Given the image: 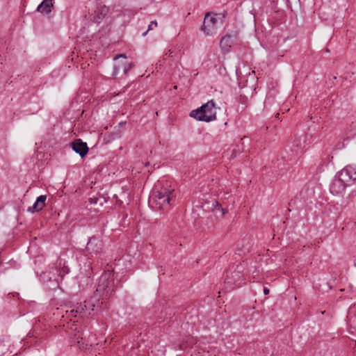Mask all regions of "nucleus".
<instances>
[{
	"mask_svg": "<svg viewBox=\"0 0 356 356\" xmlns=\"http://www.w3.org/2000/svg\"><path fill=\"white\" fill-rule=\"evenodd\" d=\"M218 207H219L218 201L212 197H209V199H204L202 203V209L208 212L217 209Z\"/></svg>",
	"mask_w": 356,
	"mask_h": 356,
	"instance_id": "nucleus-12",
	"label": "nucleus"
},
{
	"mask_svg": "<svg viewBox=\"0 0 356 356\" xmlns=\"http://www.w3.org/2000/svg\"><path fill=\"white\" fill-rule=\"evenodd\" d=\"M119 58H126L127 57H126L125 54H120V55L117 56L116 57H115V60H117Z\"/></svg>",
	"mask_w": 356,
	"mask_h": 356,
	"instance_id": "nucleus-24",
	"label": "nucleus"
},
{
	"mask_svg": "<svg viewBox=\"0 0 356 356\" xmlns=\"http://www.w3.org/2000/svg\"><path fill=\"white\" fill-rule=\"evenodd\" d=\"M54 0H43L38 6L37 11L49 15L51 12V8L54 6Z\"/></svg>",
	"mask_w": 356,
	"mask_h": 356,
	"instance_id": "nucleus-13",
	"label": "nucleus"
},
{
	"mask_svg": "<svg viewBox=\"0 0 356 356\" xmlns=\"http://www.w3.org/2000/svg\"><path fill=\"white\" fill-rule=\"evenodd\" d=\"M42 209L40 207V205L35 202L32 207L28 208L27 211L31 213L38 212L41 211Z\"/></svg>",
	"mask_w": 356,
	"mask_h": 356,
	"instance_id": "nucleus-18",
	"label": "nucleus"
},
{
	"mask_svg": "<svg viewBox=\"0 0 356 356\" xmlns=\"http://www.w3.org/2000/svg\"><path fill=\"white\" fill-rule=\"evenodd\" d=\"M220 23V19L217 15L207 14L202 26V31L207 35H213L217 33Z\"/></svg>",
	"mask_w": 356,
	"mask_h": 356,
	"instance_id": "nucleus-7",
	"label": "nucleus"
},
{
	"mask_svg": "<svg viewBox=\"0 0 356 356\" xmlns=\"http://www.w3.org/2000/svg\"><path fill=\"white\" fill-rule=\"evenodd\" d=\"M113 199L115 200L116 204L118 206H121L122 204V201L118 198L117 195H114Z\"/></svg>",
	"mask_w": 356,
	"mask_h": 356,
	"instance_id": "nucleus-21",
	"label": "nucleus"
},
{
	"mask_svg": "<svg viewBox=\"0 0 356 356\" xmlns=\"http://www.w3.org/2000/svg\"><path fill=\"white\" fill-rule=\"evenodd\" d=\"M346 321L349 332L356 333V303L350 307Z\"/></svg>",
	"mask_w": 356,
	"mask_h": 356,
	"instance_id": "nucleus-10",
	"label": "nucleus"
},
{
	"mask_svg": "<svg viewBox=\"0 0 356 356\" xmlns=\"http://www.w3.org/2000/svg\"><path fill=\"white\" fill-rule=\"evenodd\" d=\"M234 42V36L227 34L222 37L220 40V45L223 51H227Z\"/></svg>",
	"mask_w": 356,
	"mask_h": 356,
	"instance_id": "nucleus-14",
	"label": "nucleus"
},
{
	"mask_svg": "<svg viewBox=\"0 0 356 356\" xmlns=\"http://www.w3.org/2000/svg\"><path fill=\"white\" fill-rule=\"evenodd\" d=\"M87 253L92 257L99 256L104 252V243L99 236H92L89 238L86 247Z\"/></svg>",
	"mask_w": 356,
	"mask_h": 356,
	"instance_id": "nucleus-8",
	"label": "nucleus"
},
{
	"mask_svg": "<svg viewBox=\"0 0 356 356\" xmlns=\"http://www.w3.org/2000/svg\"><path fill=\"white\" fill-rule=\"evenodd\" d=\"M350 127H352V131H353V133L350 134V136H354L356 135V131H354V129H356V123L355 122H353L350 125Z\"/></svg>",
	"mask_w": 356,
	"mask_h": 356,
	"instance_id": "nucleus-22",
	"label": "nucleus"
},
{
	"mask_svg": "<svg viewBox=\"0 0 356 356\" xmlns=\"http://www.w3.org/2000/svg\"><path fill=\"white\" fill-rule=\"evenodd\" d=\"M47 200L46 195H41L37 197L35 202L40 205V207L43 209L45 206V201Z\"/></svg>",
	"mask_w": 356,
	"mask_h": 356,
	"instance_id": "nucleus-16",
	"label": "nucleus"
},
{
	"mask_svg": "<svg viewBox=\"0 0 356 356\" xmlns=\"http://www.w3.org/2000/svg\"><path fill=\"white\" fill-rule=\"evenodd\" d=\"M222 214L224 215L225 213L224 209H222Z\"/></svg>",
	"mask_w": 356,
	"mask_h": 356,
	"instance_id": "nucleus-29",
	"label": "nucleus"
},
{
	"mask_svg": "<svg viewBox=\"0 0 356 356\" xmlns=\"http://www.w3.org/2000/svg\"><path fill=\"white\" fill-rule=\"evenodd\" d=\"M115 284L113 274L111 270H105L100 276L95 294L83 302L77 303L66 310L68 318H81L92 317L105 308L104 300L109 298L115 291Z\"/></svg>",
	"mask_w": 356,
	"mask_h": 356,
	"instance_id": "nucleus-1",
	"label": "nucleus"
},
{
	"mask_svg": "<svg viewBox=\"0 0 356 356\" xmlns=\"http://www.w3.org/2000/svg\"><path fill=\"white\" fill-rule=\"evenodd\" d=\"M157 26L156 20L152 21L148 26V31L152 30L154 27Z\"/></svg>",
	"mask_w": 356,
	"mask_h": 356,
	"instance_id": "nucleus-20",
	"label": "nucleus"
},
{
	"mask_svg": "<svg viewBox=\"0 0 356 356\" xmlns=\"http://www.w3.org/2000/svg\"><path fill=\"white\" fill-rule=\"evenodd\" d=\"M166 54H168L169 56H172V51L171 50H168V51Z\"/></svg>",
	"mask_w": 356,
	"mask_h": 356,
	"instance_id": "nucleus-26",
	"label": "nucleus"
},
{
	"mask_svg": "<svg viewBox=\"0 0 356 356\" xmlns=\"http://www.w3.org/2000/svg\"><path fill=\"white\" fill-rule=\"evenodd\" d=\"M190 117L199 121L210 122L216 118V111L214 102L209 101L199 108L192 110L190 113Z\"/></svg>",
	"mask_w": 356,
	"mask_h": 356,
	"instance_id": "nucleus-4",
	"label": "nucleus"
},
{
	"mask_svg": "<svg viewBox=\"0 0 356 356\" xmlns=\"http://www.w3.org/2000/svg\"><path fill=\"white\" fill-rule=\"evenodd\" d=\"M122 63H118V65H115L113 67V75L116 76L118 75L121 70H122Z\"/></svg>",
	"mask_w": 356,
	"mask_h": 356,
	"instance_id": "nucleus-19",
	"label": "nucleus"
},
{
	"mask_svg": "<svg viewBox=\"0 0 356 356\" xmlns=\"http://www.w3.org/2000/svg\"><path fill=\"white\" fill-rule=\"evenodd\" d=\"M72 346H77L81 350H87L92 343L84 337V334L81 328L75 327L74 333L71 339Z\"/></svg>",
	"mask_w": 356,
	"mask_h": 356,
	"instance_id": "nucleus-9",
	"label": "nucleus"
},
{
	"mask_svg": "<svg viewBox=\"0 0 356 356\" xmlns=\"http://www.w3.org/2000/svg\"><path fill=\"white\" fill-rule=\"evenodd\" d=\"M174 191L171 181L164 179L159 180L152 192L149 204L154 209H168L170 202L175 197Z\"/></svg>",
	"mask_w": 356,
	"mask_h": 356,
	"instance_id": "nucleus-2",
	"label": "nucleus"
},
{
	"mask_svg": "<svg viewBox=\"0 0 356 356\" xmlns=\"http://www.w3.org/2000/svg\"><path fill=\"white\" fill-rule=\"evenodd\" d=\"M264 293L265 295H268L269 293V289L268 288H266V287H264Z\"/></svg>",
	"mask_w": 356,
	"mask_h": 356,
	"instance_id": "nucleus-25",
	"label": "nucleus"
},
{
	"mask_svg": "<svg viewBox=\"0 0 356 356\" xmlns=\"http://www.w3.org/2000/svg\"><path fill=\"white\" fill-rule=\"evenodd\" d=\"M133 64L131 63L124 62L122 63V72L124 75L127 74L130 70L132 68Z\"/></svg>",
	"mask_w": 356,
	"mask_h": 356,
	"instance_id": "nucleus-17",
	"label": "nucleus"
},
{
	"mask_svg": "<svg viewBox=\"0 0 356 356\" xmlns=\"http://www.w3.org/2000/svg\"><path fill=\"white\" fill-rule=\"evenodd\" d=\"M1 263H2V261H1V260L0 259V265L1 264Z\"/></svg>",
	"mask_w": 356,
	"mask_h": 356,
	"instance_id": "nucleus-30",
	"label": "nucleus"
},
{
	"mask_svg": "<svg viewBox=\"0 0 356 356\" xmlns=\"http://www.w3.org/2000/svg\"><path fill=\"white\" fill-rule=\"evenodd\" d=\"M356 181V166L347 165L339 172L333 179L330 186V193L334 195L343 196L348 186Z\"/></svg>",
	"mask_w": 356,
	"mask_h": 356,
	"instance_id": "nucleus-3",
	"label": "nucleus"
},
{
	"mask_svg": "<svg viewBox=\"0 0 356 356\" xmlns=\"http://www.w3.org/2000/svg\"><path fill=\"white\" fill-rule=\"evenodd\" d=\"M70 146L72 150L79 154L81 158L87 154L89 149L87 143L83 142L81 139H76L71 143Z\"/></svg>",
	"mask_w": 356,
	"mask_h": 356,
	"instance_id": "nucleus-11",
	"label": "nucleus"
},
{
	"mask_svg": "<svg viewBox=\"0 0 356 356\" xmlns=\"http://www.w3.org/2000/svg\"><path fill=\"white\" fill-rule=\"evenodd\" d=\"M148 31H149L147 30V31L144 32V33H143V36H145V35H147V32H148Z\"/></svg>",
	"mask_w": 356,
	"mask_h": 356,
	"instance_id": "nucleus-28",
	"label": "nucleus"
},
{
	"mask_svg": "<svg viewBox=\"0 0 356 356\" xmlns=\"http://www.w3.org/2000/svg\"><path fill=\"white\" fill-rule=\"evenodd\" d=\"M69 271H70V270H69V268H65V269H64V273H69Z\"/></svg>",
	"mask_w": 356,
	"mask_h": 356,
	"instance_id": "nucleus-27",
	"label": "nucleus"
},
{
	"mask_svg": "<svg viewBox=\"0 0 356 356\" xmlns=\"http://www.w3.org/2000/svg\"><path fill=\"white\" fill-rule=\"evenodd\" d=\"M40 277L42 284L49 290H54L58 288L59 283L62 280V276L56 270L54 272H43Z\"/></svg>",
	"mask_w": 356,
	"mask_h": 356,
	"instance_id": "nucleus-6",
	"label": "nucleus"
},
{
	"mask_svg": "<svg viewBox=\"0 0 356 356\" xmlns=\"http://www.w3.org/2000/svg\"><path fill=\"white\" fill-rule=\"evenodd\" d=\"M99 200V199H97V198H90L89 199V201H90V204H97Z\"/></svg>",
	"mask_w": 356,
	"mask_h": 356,
	"instance_id": "nucleus-23",
	"label": "nucleus"
},
{
	"mask_svg": "<svg viewBox=\"0 0 356 356\" xmlns=\"http://www.w3.org/2000/svg\"><path fill=\"white\" fill-rule=\"evenodd\" d=\"M243 243H245V244H243L242 245V248H239V247H237V250L238 251H239L238 254H240L241 253H245V252H248L249 251L250 247H251V243L249 240L248 239H245V240H243ZM238 246H239V244L238 245Z\"/></svg>",
	"mask_w": 356,
	"mask_h": 356,
	"instance_id": "nucleus-15",
	"label": "nucleus"
},
{
	"mask_svg": "<svg viewBox=\"0 0 356 356\" xmlns=\"http://www.w3.org/2000/svg\"><path fill=\"white\" fill-rule=\"evenodd\" d=\"M90 4H95L90 7L88 14V19L94 23H100L108 13V8L96 1H90Z\"/></svg>",
	"mask_w": 356,
	"mask_h": 356,
	"instance_id": "nucleus-5",
	"label": "nucleus"
}]
</instances>
